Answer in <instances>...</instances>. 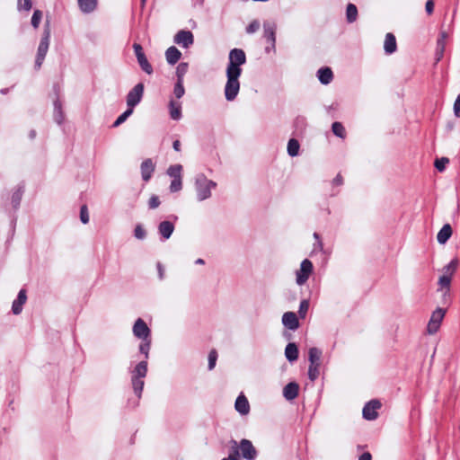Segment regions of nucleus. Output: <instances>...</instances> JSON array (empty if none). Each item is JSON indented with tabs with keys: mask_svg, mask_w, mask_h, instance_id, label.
<instances>
[{
	"mask_svg": "<svg viewBox=\"0 0 460 460\" xmlns=\"http://www.w3.org/2000/svg\"><path fill=\"white\" fill-rule=\"evenodd\" d=\"M246 56L243 49H234L229 53V63L226 67L227 81L225 86V96L227 101H234L240 90L239 77L242 74L241 66L245 64Z\"/></svg>",
	"mask_w": 460,
	"mask_h": 460,
	"instance_id": "f257e3e1",
	"label": "nucleus"
},
{
	"mask_svg": "<svg viewBox=\"0 0 460 460\" xmlns=\"http://www.w3.org/2000/svg\"><path fill=\"white\" fill-rule=\"evenodd\" d=\"M217 182L208 179L205 174L199 173L194 178V190L199 201L208 199L212 196V190L216 189Z\"/></svg>",
	"mask_w": 460,
	"mask_h": 460,
	"instance_id": "f03ea898",
	"label": "nucleus"
},
{
	"mask_svg": "<svg viewBox=\"0 0 460 460\" xmlns=\"http://www.w3.org/2000/svg\"><path fill=\"white\" fill-rule=\"evenodd\" d=\"M49 39H50V30L49 28V25L44 29V32L42 35V38L40 40V42L38 47L37 50V56L35 60V67L37 69H40L44 58L48 53L49 47Z\"/></svg>",
	"mask_w": 460,
	"mask_h": 460,
	"instance_id": "7ed1b4c3",
	"label": "nucleus"
},
{
	"mask_svg": "<svg viewBox=\"0 0 460 460\" xmlns=\"http://www.w3.org/2000/svg\"><path fill=\"white\" fill-rule=\"evenodd\" d=\"M314 270L310 260L305 259L300 265V269L296 271V281L299 286L304 285L309 279Z\"/></svg>",
	"mask_w": 460,
	"mask_h": 460,
	"instance_id": "20e7f679",
	"label": "nucleus"
},
{
	"mask_svg": "<svg viewBox=\"0 0 460 460\" xmlns=\"http://www.w3.org/2000/svg\"><path fill=\"white\" fill-rule=\"evenodd\" d=\"M143 93L144 84L142 83L136 84L127 95L128 107L133 109L136 105H137L142 100Z\"/></svg>",
	"mask_w": 460,
	"mask_h": 460,
	"instance_id": "39448f33",
	"label": "nucleus"
},
{
	"mask_svg": "<svg viewBox=\"0 0 460 460\" xmlns=\"http://www.w3.org/2000/svg\"><path fill=\"white\" fill-rule=\"evenodd\" d=\"M445 313L446 311L442 308H438L432 313L427 327L429 334H434L438 332L445 316Z\"/></svg>",
	"mask_w": 460,
	"mask_h": 460,
	"instance_id": "423d86ee",
	"label": "nucleus"
},
{
	"mask_svg": "<svg viewBox=\"0 0 460 460\" xmlns=\"http://www.w3.org/2000/svg\"><path fill=\"white\" fill-rule=\"evenodd\" d=\"M132 332L134 336L138 339L146 340L151 338V331L145 321L141 318L137 319L133 325Z\"/></svg>",
	"mask_w": 460,
	"mask_h": 460,
	"instance_id": "0eeeda50",
	"label": "nucleus"
},
{
	"mask_svg": "<svg viewBox=\"0 0 460 460\" xmlns=\"http://www.w3.org/2000/svg\"><path fill=\"white\" fill-rule=\"evenodd\" d=\"M381 407V403L377 400L368 402L363 408V418L367 420H374L377 418V410Z\"/></svg>",
	"mask_w": 460,
	"mask_h": 460,
	"instance_id": "6e6552de",
	"label": "nucleus"
},
{
	"mask_svg": "<svg viewBox=\"0 0 460 460\" xmlns=\"http://www.w3.org/2000/svg\"><path fill=\"white\" fill-rule=\"evenodd\" d=\"M194 37L191 31L181 30L174 36V42L183 48H189L193 44Z\"/></svg>",
	"mask_w": 460,
	"mask_h": 460,
	"instance_id": "1a4fd4ad",
	"label": "nucleus"
},
{
	"mask_svg": "<svg viewBox=\"0 0 460 460\" xmlns=\"http://www.w3.org/2000/svg\"><path fill=\"white\" fill-rule=\"evenodd\" d=\"M241 455L247 460H254L257 455L256 449L248 439H242L239 446Z\"/></svg>",
	"mask_w": 460,
	"mask_h": 460,
	"instance_id": "9d476101",
	"label": "nucleus"
},
{
	"mask_svg": "<svg viewBox=\"0 0 460 460\" xmlns=\"http://www.w3.org/2000/svg\"><path fill=\"white\" fill-rule=\"evenodd\" d=\"M264 37L267 39V41L270 43V47L266 48V51H270V49H275V42H276V25L271 22H264Z\"/></svg>",
	"mask_w": 460,
	"mask_h": 460,
	"instance_id": "9b49d317",
	"label": "nucleus"
},
{
	"mask_svg": "<svg viewBox=\"0 0 460 460\" xmlns=\"http://www.w3.org/2000/svg\"><path fill=\"white\" fill-rule=\"evenodd\" d=\"M282 323L283 325L291 330L295 331L299 327V322L297 316L293 312H286L282 316Z\"/></svg>",
	"mask_w": 460,
	"mask_h": 460,
	"instance_id": "f8f14e48",
	"label": "nucleus"
},
{
	"mask_svg": "<svg viewBox=\"0 0 460 460\" xmlns=\"http://www.w3.org/2000/svg\"><path fill=\"white\" fill-rule=\"evenodd\" d=\"M141 176L145 181H148L155 171V164L151 159H146L142 162L141 166Z\"/></svg>",
	"mask_w": 460,
	"mask_h": 460,
	"instance_id": "ddd939ff",
	"label": "nucleus"
},
{
	"mask_svg": "<svg viewBox=\"0 0 460 460\" xmlns=\"http://www.w3.org/2000/svg\"><path fill=\"white\" fill-rule=\"evenodd\" d=\"M27 300L26 291L21 289L18 293L17 298L13 302L12 311L14 314H19L22 311V305Z\"/></svg>",
	"mask_w": 460,
	"mask_h": 460,
	"instance_id": "4468645a",
	"label": "nucleus"
},
{
	"mask_svg": "<svg viewBox=\"0 0 460 460\" xmlns=\"http://www.w3.org/2000/svg\"><path fill=\"white\" fill-rule=\"evenodd\" d=\"M298 392L299 385L295 382H290L283 388V396L288 401H292L297 397Z\"/></svg>",
	"mask_w": 460,
	"mask_h": 460,
	"instance_id": "2eb2a0df",
	"label": "nucleus"
},
{
	"mask_svg": "<svg viewBox=\"0 0 460 460\" xmlns=\"http://www.w3.org/2000/svg\"><path fill=\"white\" fill-rule=\"evenodd\" d=\"M235 410L242 415H247L250 411V404L243 394H240L234 403Z\"/></svg>",
	"mask_w": 460,
	"mask_h": 460,
	"instance_id": "dca6fc26",
	"label": "nucleus"
},
{
	"mask_svg": "<svg viewBox=\"0 0 460 460\" xmlns=\"http://www.w3.org/2000/svg\"><path fill=\"white\" fill-rule=\"evenodd\" d=\"M181 51L173 46L168 48L167 50L165 51V58L170 65L176 64L181 58Z\"/></svg>",
	"mask_w": 460,
	"mask_h": 460,
	"instance_id": "f3484780",
	"label": "nucleus"
},
{
	"mask_svg": "<svg viewBox=\"0 0 460 460\" xmlns=\"http://www.w3.org/2000/svg\"><path fill=\"white\" fill-rule=\"evenodd\" d=\"M448 35L446 31H441L437 40V61H439L445 51L447 39Z\"/></svg>",
	"mask_w": 460,
	"mask_h": 460,
	"instance_id": "a211bd4d",
	"label": "nucleus"
},
{
	"mask_svg": "<svg viewBox=\"0 0 460 460\" xmlns=\"http://www.w3.org/2000/svg\"><path fill=\"white\" fill-rule=\"evenodd\" d=\"M170 117L173 120H179L181 118V103L171 100L169 103Z\"/></svg>",
	"mask_w": 460,
	"mask_h": 460,
	"instance_id": "6ab92c4d",
	"label": "nucleus"
},
{
	"mask_svg": "<svg viewBox=\"0 0 460 460\" xmlns=\"http://www.w3.org/2000/svg\"><path fill=\"white\" fill-rule=\"evenodd\" d=\"M396 40L394 34L387 33L385 35V42H384V49L385 53L387 54H393L396 50Z\"/></svg>",
	"mask_w": 460,
	"mask_h": 460,
	"instance_id": "aec40b11",
	"label": "nucleus"
},
{
	"mask_svg": "<svg viewBox=\"0 0 460 460\" xmlns=\"http://www.w3.org/2000/svg\"><path fill=\"white\" fill-rule=\"evenodd\" d=\"M147 373V362L146 360L140 361L132 371L131 377L145 378Z\"/></svg>",
	"mask_w": 460,
	"mask_h": 460,
	"instance_id": "412c9836",
	"label": "nucleus"
},
{
	"mask_svg": "<svg viewBox=\"0 0 460 460\" xmlns=\"http://www.w3.org/2000/svg\"><path fill=\"white\" fill-rule=\"evenodd\" d=\"M285 356L289 362L296 361L298 358L297 346L293 342L288 343L285 349Z\"/></svg>",
	"mask_w": 460,
	"mask_h": 460,
	"instance_id": "4be33fe9",
	"label": "nucleus"
},
{
	"mask_svg": "<svg viewBox=\"0 0 460 460\" xmlns=\"http://www.w3.org/2000/svg\"><path fill=\"white\" fill-rule=\"evenodd\" d=\"M80 10L83 13H89L95 10L97 0H77Z\"/></svg>",
	"mask_w": 460,
	"mask_h": 460,
	"instance_id": "5701e85b",
	"label": "nucleus"
},
{
	"mask_svg": "<svg viewBox=\"0 0 460 460\" xmlns=\"http://www.w3.org/2000/svg\"><path fill=\"white\" fill-rule=\"evenodd\" d=\"M318 79L323 84H328L332 80V71L329 67H323L318 70Z\"/></svg>",
	"mask_w": 460,
	"mask_h": 460,
	"instance_id": "b1692460",
	"label": "nucleus"
},
{
	"mask_svg": "<svg viewBox=\"0 0 460 460\" xmlns=\"http://www.w3.org/2000/svg\"><path fill=\"white\" fill-rule=\"evenodd\" d=\"M321 357L322 350L317 348H310L308 351V359L310 361V365H318L321 364Z\"/></svg>",
	"mask_w": 460,
	"mask_h": 460,
	"instance_id": "393cba45",
	"label": "nucleus"
},
{
	"mask_svg": "<svg viewBox=\"0 0 460 460\" xmlns=\"http://www.w3.org/2000/svg\"><path fill=\"white\" fill-rule=\"evenodd\" d=\"M131 383L134 393L140 398L145 385L144 378L131 377Z\"/></svg>",
	"mask_w": 460,
	"mask_h": 460,
	"instance_id": "a878e982",
	"label": "nucleus"
},
{
	"mask_svg": "<svg viewBox=\"0 0 460 460\" xmlns=\"http://www.w3.org/2000/svg\"><path fill=\"white\" fill-rule=\"evenodd\" d=\"M299 148H300V145L298 143V141L295 138H291L289 139L288 143V154L294 157V156H296L299 153Z\"/></svg>",
	"mask_w": 460,
	"mask_h": 460,
	"instance_id": "bb28decb",
	"label": "nucleus"
},
{
	"mask_svg": "<svg viewBox=\"0 0 460 460\" xmlns=\"http://www.w3.org/2000/svg\"><path fill=\"white\" fill-rule=\"evenodd\" d=\"M357 16H358V9H357L356 5L353 4H349L347 5V10H346V17H347L348 22H355L357 19Z\"/></svg>",
	"mask_w": 460,
	"mask_h": 460,
	"instance_id": "cd10ccee",
	"label": "nucleus"
},
{
	"mask_svg": "<svg viewBox=\"0 0 460 460\" xmlns=\"http://www.w3.org/2000/svg\"><path fill=\"white\" fill-rule=\"evenodd\" d=\"M137 59L143 71H145L148 75H151L153 73V67L148 62L146 55L139 57Z\"/></svg>",
	"mask_w": 460,
	"mask_h": 460,
	"instance_id": "c85d7f7f",
	"label": "nucleus"
},
{
	"mask_svg": "<svg viewBox=\"0 0 460 460\" xmlns=\"http://www.w3.org/2000/svg\"><path fill=\"white\" fill-rule=\"evenodd\" d=\"M181 172H182V166L181 164H174L171 165L167 169V174L170 177L175 178H181Z\"/></svg>",
	"mask_w": 460,
	"mask_h": 460,
	"instance_id": "c756f323",
	"label": "nucleus"
},
{
	"mask_svg": "<svg viewBox=\"0 0 460 460\" xmlns=\"http://www.w3.org/2000/svg\"><path fill=\"white\" fill-rule=\"evenodd\" d=\"M150 347H151V338L142 340V342L139 345V352L145 356L146 359H147L149 357Z\"/></svg>",
	"mask_w": 460,
	"mask_h": 460,
	"instance_id": "7c9ffc66",
	"label": "nucleus"
},
{
	"mask_svg": "<svg viewBox=\"0 0 460 460\" xmlns=\"http://www.w3.org/2000/svg\"><path fill=\"white\" fill-rule=\"evenodd\" d=\"M189 68L188 63H180L176 68L177 81H183L184 75H186Z\"/></svg>",
	"mask_w": 460,
	"mask_h": 460,
	"instance_id": "2f4dec72",
	"label": "nucleus"
},
{
	"mask_svg": "<svg viewBox=\"0 0 460 460\" xmlns=\"http://www.w3.org/2000/svg\"><path fill=\"white\" fill-rule=\"evenodd\" d=\"M184 93L185 89L183 86V81H177L173 89V94L175 98L180 99L184 95Z\"/></svg>",
	"mask_w": 460,
	"mask_h": 460,
	"instance_id": "473e14b6",
	"label": "nucleus"
},
{
	"mask_svg": "<svg viewBox=\"0 0 460 460\" xmlns=\"http://www.w3.org/2000/svg\"><path fill=\"white\" fill-rule=\"evenodd\" d=\"M332 132L334 135H336L339 137L343 138L345 137V128L340 122H334L332 124Z\"/></svg>",
	"mask_w": 460,
	"mask_h": 460,
	"instance_id": "72a5a7b5",
	"label": "nucleus"
},
{
	"mask_svg": "<svg viewBox=\"0 0 460 460\" xmlns=\"http://www.w3.org/2000/svg\"><path fill=\"white\" fill-rule=\"evenodd\" d=\"M133 112V109L128 108L126 111H124L122 114H120L118 119L115 120L113 126L118 127L120 124H122Z\"/></svg>",
	"mask_w": 460,
	"mask_h": 460,
	"instance_id": "f704fd0d",
	"label": "nucleus"
},
{
	"mask_svg": "<svg viewBox=\"0 0 460 460\" xmlns=\"http://www.w3.org/2000/svg\"><path fill=\"white\" fill-rule=\"evenodd\" d=\"M182 188V181L181 178H175L172 181L170 185V190L171 192H177L180 191Z\"/></svg>",
	"mask_w": 460,
	"mask_h": 460,
	"instance_id": "c9c22d12",
	"label": "nucleus"
},
{
	"mask_svg": "<svg viewBox=\"0 0 460 460\" xmlns=\"http://www.w3.org/2000/svg\"><path fill=\"white\" fill-rule=\"evenodd\" d=\"M42 18V13L40 10H35L31 17V25L37 29Z\"/></svg>",
	"mask_w": 460,
	"mask_h": 460,
	"instance_id": "e433bc0d",
	"label": "nucleus"
},
{
	"mask_svg": "<svg viewBox=\"0 0 460 460\" xmlns=\"http://www.w3.org/2000/svg\"><path fill=\"white\" fill-rule=\"evenodd\" d=\"M217 359V352L216 349L210 350L208 354V369L212 370L215 366Z\"/></svg>",
	"mask_w": 460,
	"mask_h": 460,
	"instance_id": "4c0bfd02",
	"label": "nucleus"
},
{
	"mask_svg": "<svg viewBox=\"0 0 460 460\" xmlns=\"http://www.w3.org/2000/svg\"><path fill=\"white\" fill-rule=\"evenodd\" d=\"M309 308V302L305 299L300 302L298 314L301 318H305Z\"/></svg>",
	"mask_w": 460,
	"mask_h": 460,
	"instance_id": "58836bf2",
	"label": "nucleus"
},
{
	"mask_svg": "<svg viewBox=\"0 0 460 460\" xmlns=\"http://www.w3.org/2000/svg\"><path fill=\"white\" fill-rule=\"evenodd\" d=\"M319 367L318 365H310L308 369L309 378L314 381L319 376Z\"/></svg>",
	"mask_w": 460,
	"mask_h": 460,
	"instance_id": "ea45409f",
	"label": "nucleus"
},
{
	"mask_svg": "<svg viewBox=\"0 0 460 460\" xmlns=\"http://www.w3.org/2000/svg\"><path fill=\"white\" fill-rule=\"evenodd\" d=\"M449 163L448 158L443 157L440 159H437L435 161V167L439 171L443 172L446 168V165Z\"/></svg>",
	"mask_w": 460,
	"mask_h": 460,
	"instance_id": "a19ab883",
	"label": "nucleus"
},
{
	"mask_svg": "<svg viewBox=\"0 0 460 460\" xmlns=\"http://www.w3.org/2000/svg\"><path fill=\"white\" fill-rule=\"evenodd\" d=\"M452 232H438L437 239L438 242L441 244L446 243V242L450 238Z\"/></svg>",
	"mask_w": 460,
	"mask_h": 460,
	"instance_id": "79ce46f5",
	"label": "nucleus"
},
{
	"mask_svg": "<svg viewBox=\"0 0 460 460\" xmlns=\"http://www.w3.org/2000/svg\"><path fill=\"white\" fill-rule=\"evenodd\" d=\"M260 28V22L257 20L252 21L248 27L246 28V31L249 34L254 33Z\"/></svg>",
	"mask_w": 460,
	"mask_h": 460,
	"instance_id": "37998d69",
	"label": "nucleus"
},
{
	"mask_svg": "<svg viewBox=\"0 0 460 460\" xmlns=\"http://www.w3.org/2000/svg\"><path fill=\"white\" fill-rule=\"evenodd\" d=\"M450 281H451V278L450 276H447V275H443L439 278V280H438V283L439 285L442 287V288H449V285H450Z\"/></svg>",
	"mask_w": 460,
	"mask_h": 460,
	"instance_id": "c03bdc74",
	"label": "nucleus"
},
{
	"mask_svg": "<svg viewBox=\"0 0 460 460\" xmlns=\"http://www.w3.org/2000/svg\"><path fill=\"white\" fill-rule=\"evenodd\" d=\"M31 0H18V8L24 9L26 11L31 10Z\"/></svg>",
	"mask_w": 460,
	"mask_h": 460,
	"instance_id": "a18cd8bd",
	"label": "nucleus"
},
{
	"mask_svg": "<svg viewBox=\"0 0 460 460\" xmlns=\"http://www.w3.org/2000/svg\"><path fill=\"white\" fill-rule=\"evenodd\" d=\"M454 114L456 118H460V93L457 95L454 102Z\"/></svg>",
	"mask_w": 460,
	"mask_h": 460,
	"instance_id": "49530a36",
	"label": "nucleus"
},
{
	"mask_svg": "<svg viewBox=\"0 0 460 460\" xmlns=\"http://www.w3.org/2000/svg\"><path fill=\"white\" fill-rule=\"evenodd\" d=\"M174 226L171 221H163L159 225L158 230H173Z\"/></svg>",
	"mask_w": 460,
	"mask_h": 460,
	"instance_id": "de8ad7c7",
	"label": "nucleus"
},
{
	"mask_svg": "<svg viewBox=\"0 0 460 460\" xmlns=\"http://www.w3.org/2000/svg\"><path fill=\"white\" fill-rule=\"evenodd\" d=\"M148 205L150 208H155L160 205V200L157 196H152L149 199Z\"/></svg>",
	"mask_w": 460,
	"mask_h": 460,
	"instance_id": "09e8293b",
	"label": "nucleus"
},
{
	"mask_svg": "<svg viewBox=\"0 0 460 460\" xmlns=\"http://www.w3.org/2000/svg\"><path fill=\"white\" fill-rule=\"evenodd\" d=\"M133 49H134L137 58L145 55L141 45L135 43L133 45Z\"/></svg>",
	"mask_w": 460,
	"mask_h": 460,
	"instance_id": "8fccbe9b",
	"label": "nucleus"
},
{
	"mask_svg": "<svg viewBox=\"0 0 460 460\" xmlns=\"http://www.w3.org/2000/svg\"><path fill=\"white\" fill-rule=\"evenodd\" d=\"M80 217L83 223H87L89 221V216L85 207H83L81 208Z\"/></svg>",
	"mask_w": 460,
	"mask_h": 460,
	"instance_id": "3c124183",
	"label": "nucleus"
},
{
	"mask_svg": "<svg viewBox=\"0 0 460 460\" xmlns=\"http://www.w3.org/2000/svg\"><path fill=\"white\" fill-rule=\"evenodd\" d=\"M156 268H157L159 279L161 280L164 279V272H165L164 267L163 266V264L161 262H157Z\"/></svg>",
	"mask_w": 460,
	"mask_h": 460,
	"instance_id": "603ef678",
	"label": "nucleus"
},
{
	"mask_svg": "<svg viewBox=\"0 0 460 460\" xmlns=\"http://www.w3.org/2000/svg\"><path fill=\"white\" fill-rule=\"evenodd\" d=\"M55 109H56V111H57V113L55 114V119H56V121H57L58 124H60V123L62 122V119H63V118H62V114H61V112H60V111H59L60 107L58 105V103H57V102L55 103Z\"/></svg>",
	"mask_w": 460,
	"mask_h": 460,
	"instance_id": "864d4df0",
	"label": "nucleus"
},
{
	"mask_svg": "<svg viewBox=\"0 0 460 460\" xmlns=\"http://www.w3.org/2000/svg\"><path fill=\"white\" fill-rule=\"evenodd\" d=\"M172 233V232H160L159 240L161 242H164V241L168 240L171 237Z\"/></svg>",
	"mask_w": 460,
	"mask_h": 460,
	"instance_id": "5fc2aeb1",
	"label": "nucleus"
},
{
	"mask_svg": "<svg viewBox=\"0 0 460 460\" xmlns=\"http://www.w3.org/2000/svg\"><path fill=\"white\" fill-rule=\"evenodd\" d=\"M426 12L430 14L432 13L433 12V9H434V3L432 0H428L427 3H426Z\"/></svg>",
	"mask_w": 460,
	"mask_h": 460,
	"instance_id": "6e6d98bb",
	"label": "nucleus"
},
{
	"mask_svg": "<svg viewBox=\"0 0 460 460\" xmlns=\"http://www.w3.org/2000/svg\"><path fill=\"white\" fill-rule=\"evenodd\" d=\"M343 184V178L341 175L338 174L332 181L333 186H341Z\"/></svg>",
	"mask_w": 460,
	"mask_h": 460,
	"instance_id": "4d7b16f0",
	"label": "nucleus"
},
{
	"mask_svg": "<svg viewBox=\"0 0 460 460\" xmlns=\"http://www.w3.org/2000/svg\"><path fill=\"white\" fill-rule=\"evenodd\" d=\"M456 265H457L456 261L454 260V261H450V263H448V265L447 266V270L450 271L452 273L456 269Z\"/></svg>",
	"mask_w": 460,
	"mask_h": 460,
	"instance_id": "13d9d810",
	"label": "nucleus"
},
{
	"mask_svg": "<svg viewBox=\"0 0 460 460\" xmlns=\"http://www.w3.org/2000/svg\"><path fill=\"white\" fill-rule=\"evenodd\" d=\"M146 236V232H135V237L138 240H143Z\"/></svg>",
	"mask_w": 460,
	"mask_h": 460,
	"instance_id": "bf43d9fd",
	"label": "nucleus"
},
{
	"mask_svg": "<svg viewBox=\"0 0 460 460\" xmlns=\"http://www.w3.org/2000/svg\"><path fill=\"white\" fill-rule=\"evenodd\" d=\"M371 459H372V456L368 452L363 453L358 458V460H371Z\"/></svg>",
	"mask_w": 460,
	"mask_h": 460,
	"instance_id": "052dcab7",
	"label": "nucleus"
},
{
	"mask_svg": "<svg viewBox=\"0 0 460 460\" xmlns=\"http://www.w3.org/2000/svg\"><path fill=\"white\" fill-rule=\"evenodd\" d=\"M172 147L175 151L179 152L181 150V143L179 140H175L172 144Z\"/></svg>",
	"mask_w": 460,
	"mask_h": 460,
	"instance_id": "680f3d73",
	"label": "nucleus"
},
{
	"mask_svg": "<svg viewBox=\"0 0 460 460\" xmlns=\"http://www.w3.org/2000/svg\"><path fill=\"white\" fill-rule=\"evenodd\" d=\"M237 455H238V451H237V450H235V452H234V456L230 455L227 458H224V459H222V460H238V458H237Z\"/></svg>",
	"mask_w": 460,
	"mask_h": 460,
	"instance_id": "e2e57ef3",
	"label": "nucleus"
},
{
	"mask_svg": "<svg viewBox=\"0 0 460 460\" xmlns=\"http://www.w3.org/2000/svg\"><path fill=\"white\" fill-rule=\"evenodd\" d=\"M440 230H452L449 224H445Z\"/></svg>",
	"mask_w": 460,
	"mask_h": 460,
	"instance_id": "0e129e2a",
	"label": "nucleus"
},
{
	"mask_svg": "<svg viewBox=\"0 0 460 460\" xmlns=\"http://www.w3.org/2000/svg\"><path fill=\"white\" fill-rule=\"evenodd\" d=\"M195 263H196V264L202 265V264H204L205 262H204V260H203V259H200V258H199V259H197V260L195 261Z\"/></svg>",
	"mask_w": 460,
	"mask_h": 460,
	"instance_id": "69168bd1",
	"label": "nucleus"
},
{
	"mask_svg": "<svg viewBox=\"0 0 460 460\" xmlns=\"http://www.w3.org/2000/svg\"><path fill=\"white\" fill-rule=\"evenodd\" d=\"M314 237L315 238V240H316V241H318V240H319L320 236H319V234H318V233H317V232H314Z\"/></svg>",
	"mask_w": 460,
	"mask_h": 460,
	"instance_id": "338daca9",
	"label": "nucleus"
},
{
	"mask_svg": "<svg viewBox=\"0 0 460 460\" xmlns=\"http://www.w3.org/2000/svg\"><path fill=\"white\" fill-rule=\"evenodd\" d=\"M30 137L33 138L35 137V131H31Z\"/></svg>",
	"mask_w": 460,
	"mask_h": 460,
	"instance_id": "774afa93",
	"label": "nucleus"
}]
</instances>
